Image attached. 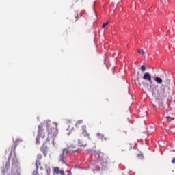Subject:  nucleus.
I'll return each mask as SVG.
<instances>
[{"label":"nucleus","mask_w":175,"mask_h":175,"mask_svg":"<svg viewBox=\"0 0 175 175\" xmlns=\"http://www.w3.org/2000/svg\"><path fill=\"white\" fill-rule=\"evenodd\" d=\"M49 122L45 120L41 122L38 126V136L36 138V143L39 144L40 143V140H43L46 136V133H44V128H47L48 135L53 136V139L52 141L53 146H55V143H54V137L58 135V130L57 129V124L55 127H50L49 124Z\"/></svg>","instance_id":"nucleus-1"},{"label":"nucleus","mask_w":175,"mask_h":175,"mask_svg":"<svg viewBox=\"0 0 175 175\" xmlns=\"http://www.w3.org/2000/svg\"><path fill=\"white\" fill-rule=\"evenodd\" d=\"M70 152H76V150L72 149V146H68L66 148L62 149L58 156V160L59 162L66 163V158L68 157V154H70Z\"/></svg>","instance_id":"nucleus-2"},{"label":"nucleus","mask_w":175,"mask_h":175,"mask_svg":"<svg viewBox=\"0 0 175 175\" xmlns=\"http://www.w3.org/2000/svg\"><path fill=\"white\" fill-rule=\"evenodd\" d=\"M153 95L159 100H163L167 98V93L165 92V89L162 88H159L157 93H153Z\"/></svg>","instance_id":"nucleus-3"},{"label":"nucleus","mask_w":175,"mask_h":175,"mask_svg":"<svg viewBox=\"0 0 175 175\" xmlns=\"http://www.w3.org/2000/svg\"><path fill=\"white\" fill-rule=\"evenodd\" d=\"M37 158L38 160H36V169H40V170H43V165H42V163L40 162V159H42V154H38Z\"/></svg>","instance_id":"nucleus-4"},{"label":"nucleus","mask_w":175,"mask_h":175,"mask_svg":"<svg viewBox=\"0 0 175 175\" xmlns=\"http://www.w3.org/2000/svg\"><path fill=\"white\" fill-rule=\"evenodd\" d=\"M142 79L144 80H146V81H148L150 83V84H152V79L151 78V74H150L149 72L144 73Z\"/></svg>","instance_id":"nucleus-5"},{"label":"nucleus","mask_w":175,"mask_h":175,"mask_svg":"<svg viewBox=\"0 0 175 175\" xmlns=\"http://www.w3.org/2000/svg\"><path fill=\"white\" fill-rule=\"evenodd\" d=\"M53 175H65L64 170H59V167H56L53 170Z\"/></svg>","instance_id":"nucleus-6"},{"label":"nucleus","mask_w":175,"mask_h":175,"mask_svg":"<svg viewBox=\"0 0 175 175\" xmlns=\"http://www.w3.org/2000/svg\"><path fill=\"white\" fill-rule=\"evenodd\" d=\"M82 135L90 139V134L87 132V126L85 125L82 126Z\"/></svg>","instance_id":"nucleus-7"},{"label":"nucleus","mask_w":175,"mask_h":175,"mask_svg":"<svg viewBox=\"0 0 175 175\" xmlns=\"http://www.w3.org/2000/svg\"><path fill=\"white\" fill-rule=\"evenodd\" d=\"M12 167H16L17 165H18V160L17 159V157L14 156L12 159Z\"/></svg>","instance_id":"nucleus-8"},{"label":"nucleus","mask_w":175,"mask_h":175,"mask_svg":"<svg viewBox=\"0 0 175 175\" xmlns=\"http://www.w3.org/2000/svg\"><path fill=\"white\" fill-rule=\"evenodd\" d=\"M154 81H156L157 84H162V83H163V80H162V78L159 77H156L154 78Z\"/></svg>","instance_id":"nucleus-9"},{"label":"nucleus","mask_w":175,"mask_h":175,"mask_svg":"<svg viewBox=\"0 0 175 175\" xmlns=\"http://www.w3.org/2000/svg\"><path fill=\"white\" fill-rule=\"evenodd\" d=\"M12 157V152L10 153L9 157H8V161L5 164V168L8 170L9 169V167L10 166V157Z\"/></svg>","instance_id":"nucleus-10"},{"label":"nucleus","mask_w":175,"mask_h":175,"mask_svg":"<svg viewBox=\"0 0 175 175\" xmlns=\"http://www.w3.org/2000/svg\"><path fill=\"white\" fill-rule=\"evenodd\" d=\"M165 119L167 120V121H173V120H174V117H173V115L167 116H165Z\"/></svg>","instance_id":"nucleus-11"},{"label":"nucleus","mask_w":175,"mask_h":175,"mask_svg":"<svg viewBox=\"0 0 175 175\" xmlns=\"http://www.w3.org/2000/svg\"><path fill=\"white\" fill-rule=\"evenodd\" d=\"M81 124H83V120H78L76 124H75V126L77 128H79V126H80V125H81Z\"/></svg>","instance_id":"nucleus-12"},{"label":"nucleus","mask_w":175,"mask_h":175,"mask_svg":"<svg viewBox=\"0 0 175 175\" xmlns=\"http://www.w3.org/2000/svg\"><path fill=\"white\" fill-rule=\"evenodd\" d=\"M79 145L80 146V147H85L87 146V144L85 142H81V141L79 140L78 142Z\"/></svg>","instance_id":"nucleus-13"},{"label":"nucleus","mask_w":175,"mask_h":175,"mask_svg":"<svg viewBox=\"0 0 175 175\" xmlns=\"http://www.w3.org/2000/svg\"><path fill=\"white\" fill-rule=\"evenodd\" d=\"M97 136H100V137H101V140H107V138L105 137L103 134L97 133Z\"/></svg>","instance_id":"nucleus-14"},{"label":"nucleus","mask_w":175,"mask_h":175,"mask_svg":"<svg viewBox=\"0 0 175 175\" xmlns=\"http://www.w3.org/2000/svg\"><path fill=\"white\" fill-rule=\"evenodd\" d=\"M33 175H43V174L42 172L39 174V172H38V168H36V171L33 172Z\"/></svg>","instance_id":"nucleus-15"},{"label":"nucleus","mask_w":175,"mask_h":175,"mask_svg":"<svg viewBox=\"0 0 175 175\" xmlns=\"http://www.w3.org/2000/svg\"><path fill=\"white\" fill-rule=\"evenodd\" d=\"M137 52H138L139 54H146V52H144V50H143V49H138V50H137Z\"/></svg>","instance_id":"nucleus-16"},{"label":"nucleus","mask_w":175,"mask_h":175,"mask_svg":"<svg viewBox=\"0 0 175 175\" xmlns=\"http://www.w3.org/2000/svg\"><path fill=\"white\" fill-rule=\"evenodd\" d=\"M140 70H142V72H146V66L142 65L140 68Z\"/></svg>","instance_id":"nucleus-17"},{"label":"nucleus","mask_w":175,"mask_h":175,"mask_svg":"<svg viewBox=\"0 0 175 175\" xmlns=\"http://www.w3.org/2000/svg\"><path fill=\"white\" fill-rule=\"evenodd\" d=\"M107 24H109V21L106 22L105 23H103L102 25V28H105L106 27V25H107Z\"/></svg>","instance_id":"nucleus-18"},{"label":"nucleus","mask_w":175,"mask_h":175,"mask_svg":"<svg viewBox=\"0 0 175 175\" xmlns=\"http://www.w3.org/2000/svg\"><path fill=\"white\" fill-rule=\"evenodd\" d=\"M120 133H121V135H126V131H121L120 132Z\"/></svg>","instance_id":"nucleus-19"},{"label":"nucleus","mask_w":175,"mask_h":175,"mask_svg":"<svg viewBox=\"0 0 175 175\" xmlns=\"http://www.w3.org/2000/svg\"><path fill=\"white\" fill-rule=\"evenodd\" d=\"M172 163L174 164L175 163V157H174L172 160Z\"/></svg>","instance_id":"nucleus-20"},{"label":"nucleus","mask_w":175,"mask_h":175,"mask_svg":"<svg viewBox=\"0 0 175 175\" xmlns=\"http://www.w3.org/2000/svg\"><path fill=\"white\" fill-rule=\"evenodd\" d=\"M167 83H169V79H167Z\"/></svg>","instance_id":"nucleus-21"},{"label":"nucleus","mask_w":175,"mask_h":175,"mask_svg":"<svg viewBox=\"0 0 175 175\" xmlns=\"http://www.w3.org/2000/svg\"><path fill=\"white\" fill-rule=\"evenodd\" d=\"M131 147L130 146V150H131Z\"/></svg>","instance_id":"nucleus-22"}]
</instances>
